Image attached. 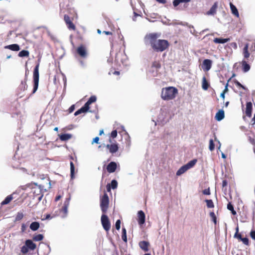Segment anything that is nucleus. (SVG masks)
<instances>
[{
  "instance_id": "obj_1",
  "label": "nucleus",
  "mask_w": 255,
  "mask_h": 255,
  "mask_svg": "<svg viewBox=\"0 0 255 255\" xmlns=\"http://www.w3.org/2000/svg\"><path fill=\"white\" fill-rule=\"evenodd\" d=\"M157 34L155 33L146 35L145 37V43L150 44L155 51L162 52L168 47L169 44L166 40H157Z\"/></svg>"
},
{
  "instance_id": "obj_2",
  "label": "nucleus",
  "mask_w": 255,
  "mask_h": 255,
  "mask_svg": "<svg viewBox=\"0 0 255 255\" xmlns=\"http://www.w3.org/2000/svg\"><path fill=\"white\" fill-rule=\"evenodd\" d=\"M178 93L176 88L173 87H168L162 88L161 97L164 100H170L174 99Z\"/></svg>"
},
{
  "instance_id": "obj_3",
  "label": "nucleus",
  "mask_w": 255,
  "mask_h": 255,
  "mask_svg": "<svg viewBox=\"0 0 255 255\" xmlns=\"http://www.w3.org/2000/svg\"><path fill=\"white\" fill-rule=\"evenodd\" d=\"M197 160L196 159H193L188 162L186 164L181 167L176 172L177 176H180L188 169L193 167L197 163Z\"/></svg>"
},
{
  "instance_id": "obj_4",
  "label": "nucleus",
  "mask_w": 255,
  "mask_h": 255,
  "mask_svg": "<svg viewBox=\"0 0 255 255\" xmlns=\"http://www.w3.org/2000/svg\"><path fill=\"white\" fill-rule=\"evenodd\" d=\"M109 199L107 193H105L100 200V207L102 212L105 213L107 212L109 207Z\"/></svg>"
},
{
  "instance_id": "obj_5",
  "label": "nucleus",
  "mask_w": 255,
  "mask_h": 255,
  "mask_svg": "<svg viewBox=\"0 0 255 255\" xmlns=\"http://www.w3.org/2000/svg\"><path fill=\"white\" fill-rule=\"evenodd\" d=\"M39 64H38L34 68L33 71V82L34 87L33 89V93H34L37 90L39 84Z\"/></svg>"
},
{
  "instance_id": "obj_6",
  "label": "nucleus",
  "mask_w": 255,
  "mask_h": 255,
  "mask_svg": "<svg viewBox=\"0 0 255 255\" xmlns=\"http://www.w3.org/2000/svg\"><path fill=\"white\" fill-rule=\"evenodd\" d=\"M101 223L103 228L108 231L111 228V224L107 215L103 214L101 217Z\"/></svg>"
},
{
  "instance_id": "obj_7",
  "label": "nucleus",
  "mask_w": 255,
  "mask_h": 255,
  "mask_svg": "<svg viewBox=\"0 0 255 255\" xmlns=\"http://www.w3.org/2000/svg\"><path fill=\"white\" fill-rule=\"evenodd\" d=\"M77 52L79 56L83 58H85L88 56V52L85 47L81 45L77 49Z\"/></svg>"
},
{
  "instance_id": "obj_8",
  "label": "nucleus",
  "mask_w": 255,
  "mask_h": 255,
  "mask_svg": "<svg viewBox=\"0 0 255 255\" xmlns=\"http://www.w3.org/2000/svg\"><path fill=\"white\" fill-rule=\"evenodd\" d=\"M145 215L144 213L140 210L137 213V222L140 226L143 225L145 223Z\"/></svg>"
},
{
  "instance_id": "obj_9",
  "label": "nucleus",
  "mask_w": 255,
  "mask_h": 255,
  "mask_svg": "<svg viewBox=\"0 0 255 255\" xmlns=\"http://www.w3.org/2000/svg\"><path fill=\"white\" fill-rule=\"evenodd\" d=\"M106 147L109 150L110 152L112 154L116 153L119 149L118 145L116 143L107 144L106 145Z\"/></svg>"
},
{
  "instance_id": "obj_10",
  "label": "nucleus",
  "mask_w": 255,
  "mask_h": 255,
  "mask_svg": "<svg viewBox=\"0 0 255 255\" xmlns=\"http://www.w3.org/2000/svg\"><path fill=\"white\" fill-rule=\"evenodd\" d=\"M217 8L218 2H215L211 7L210 9L206 12V14L207 15H214L216 13Z\"/></svg>"
},
{
  "instance_id": "obj_11",
  "label": "nucleus",
  "mask_w": 255,
  "mask_h": 255,
  "mask_svg": "<svg viewBox=\"0 0 255 255\" xmlns=\"http://www.w3.org/2000/svg\"><path fill=\"white\" fill-rule=\"evenodd\" d=\"M212 61L209 59H205L203 62V69L206 71H209L212 66Z\"/></svg>"
},
{
  "instance_id": "obj_12",
  "label": "nucleus",
  "mask_w": 255,
  "mask_h": 255,
  "mask_svg": "<svg viewBox=\"0 0 255 255\" xmlns=\"http://www.w3.org/2000/svg\"><path fill=\"white\" fill-rule=\"evenodd\" d=\"M117 168V164L115 162H110L107 166V169L110 173H113L115 171Z\"/></svg>"
},
{
  "instance_id": "obj_13",
  "label": "nucleus",
  "mask_w": 255,
  "mask_h": 255,
  "mask_svg": "<svg viewBox=\"0 0 255 255\" xmlns=\"http://www.w3.org/2000/svg\"><path fill=\"white\" fill-rule=\"evenodd\" d=\"M139 247L144 251L147 252L148 251V246L149 244L147 241H141L138 244Z\"/></svg>"
},
{
  "instance_id": "obj_14",
  "label": "nucleus",
  "mask_w": 255,
  "mask_h": 255,
  "mask_svg": "<svg viewBox=\"0 0 255 255\" xmlns=\"http://www.w3.org/2000/svg\"><path fill=\"white\" fill-rule=\"evenodd\" d=\"M252 103L251 102H248L246 105V114L248 117L252 116Z\"/></svg>"
},
{
  "instance_id": "obj_15",
  "label": "nucleus",
  "mask_w": 255,
  "mask_h": 255,
  "mask_svg": "<svg viewBox=\"0 0 255 255\" xmlns=\"http://www.w3.org/2000/svg\"><path fill=\"white\" fill-rule=\"evenodd\" d=\"M225 117L224 112L222 110H219L215 115V119L218 121H221Z\"/></svg>"
},
{
  "instance_id": "obj_16",
  "label": "nucleus",
  "mask_w": 255,
  "mask_h": 255,
  "mask_svg": "<svg viewBox=\"0 0 255 255\" xmlns=\"http://www.w3.org/2000/svg\"><path fill=\"white\" fill-rule=\"evenodd\" d=\"M230 7L232 13L237 17H239V13L236 6L234 5L232 2H230Z\"/></svg>"
},
{
  "instance_id": "obj_17",
  "label": "nucleus",
  "mask_w": 255,
  "mask_h": 255,
  "mask_svg": "<svg viewBox=\"0 0 255 255\" xmlns=\"http://www.w3.org/2000/svg\"><path fill=\"white\" fill-rule=\"evenodd\" d=\"M4 48L8 49L14 51H17L20 49L19 45L17 44H13L5 46Z\"/></svg>"
},
{
  "instance_id": "obj_18",
  "label": "nucleus",
  "mask_w": 255,
  "mask_h": 255,
  "mask_svg": "<svg viewBox=\"0 0 255 255\" xmlns=\"http://www.w3.org/2000/svg\"><path fill=\"white\" fill-rule=\"evenodd\" d=\"M25 245L31 250H34L36 247V245L30 240L25 241Z\"/></svg>"
},
{
  "instance_id": "obj_19",
  "label": "nucleus",
  "mask_w": 255,
  "mask_h": 255,
  "mask_svg": "<svg viewBox=\"0 0 255 255\" xmlns=\"http://www.w3.org/2000/svg\"><path fill=\"white\" fill-rule=\"evenodd\" d=\"M60 139L62 141H66L72 138V134L69 133H65L59 134Z\"/></svg>"
},
{
  "instance_id": "obj_20",
  "label": "nucleus",
  "mask_w": 255,
  "mask_h": 255,
  "mask_svg": "<svg viewBox=\"0 0 255 255\" xmlns=\"http://www.w3.org/2000/svg\"><path fill=\"white\" fill-rule=\"evenodd\" d=\"M242 67L243 71L245 73L248 72L250 69V65L245 60L242 61Z\"/></svg>"
},
{
  "instance_id": "obj_21",
  "label": "nucleus",
  "mask_w": 255,
  "mask_h": 255,
  "mask_svg": "<svg viewBox=\"0 0 255 255\" xmlns=\"http://www.w3.org/2000/svg\"><path fill=\"white\" fill-rule=\"evenodd\" d=\"M249 49V44H246L243 49V55L245 59H248L249 58L250 56V54L248 50Z\"/></svg>"
},
{
  "instance_id": "obj_22",
  "label": "nucleus",
  "mask_w": 255,
  "mask_h": 255,
  "mask_svg": "<svg viewBox=\"0 0 255 255\" xmlns=\"http://www.w3.org/2000/svg\"><path fill=\"white\" fill-rule=\"evenodd\" d=\"M229 40V38H216L214 39V42L216 43H225L227 42Z\"/></svg>"
},
{
  "instance_id": "obj_23",
  "label": "nucleus",
  "mask_w": 255,
  "mask_h": 255,
  "mask_svg": "<svg viewBox=\"0 0 255 255\" xmlns=\"http://www.w3.org/2000/svg\"><path fill=\"white\" fill-rule=\"evenodd\" d=\"M39 227V224L37 222H32L30 225V228L31 230L35 231Z\"/></svg>"
},
{
  "instance_id": "obj_24",
  "label": "nucleus",
  "mask_w": 255,
  "mask_h": 255,
  "mask_svg": "<svg viewBox=\"0 0 255 255\" xmlns=\"http://www.w3.org/2000/svg\"><path fill=\"white\" fill-rule=\"evenodd\" d=\"M68 208L67 207H63L60 210V213H61V216L62 218H64L67 216L68 214Z\"/></svg>"
},
{
  "instance_id": "obj_25",
  "label": "nucleus",
  "mask_w": 255,
  "mask_h": 255,
  "mask_svg": "<svg viewBox=\"0 0 255 255\" xmlns=\"http://www.w3.org/2000/svg\"><path fill=\"white\" fill-rule=\"evenodd\" d=\"M13 199L12 195L7 196L5 199L1 203V205L8 204Z\"/></svg>"
},
{
  "instance_id": "obj_26",
  "label": "nucleus",
  "mask_w": 255,
  "mask_h": 255,
  "mask_svg": "<svg viewBox=\"0 0 255 255\" xmlns=\"http://www.w3.org/2000/svg\"><path fill=\"white\" fill-rule=\"evenodd\" d=\"M202 87L204 90H207L209 87V84L205 77H203L202 78Z\"/></svg>"
},
{
  "instance_id": "obj_27",
  "label": "nucleus",
  "mask_w": 255,
  "mask_h": 255,
  "mask_svg": "<svg viewBox=\"0 0 255 255\" xmlns=\"http://www.w3.org/2000/svg\"><path fill=\"white\" fill-rule=\"evenodd\" d=\"M75 173V167L74 163L72 162H70V176L72 179H73L75 178L74 176Z\"/></svg>"
},
{
  "instance_id": "obj_28",
  "label": "nucleus",
  "mask_w": 255,
  "mask_h": 255,
  "mask_svg": "<svg viewBox=\"0 0 255 255\" xmlns=\"http://www.w3.org/2000/svg\"><path fill=\"white\" fill-rule=\"evenodd\" d=\"M97 98L95 96H91L88 101L85 103L86 105H87L88 107H89V105L91 104L92 103L95 102L96 101Z\"/></svg>"
},
{
  "instance_id": "obj_29",
  "label": "nucleus",
  "mask_w": 255,
  "mask_h": 255,
  "mask_svg": "<svg viewBox=\"0 0 255 255\" xmlns=\"http://www.w3.org/2000/svg\"><path fill=\"white\" fill-rule=\"evenodd\" d=\"M29 53L27 50H23L19 52L18 56L20 57H27L29 56Z\"/></svg>"
},
{
  "instance_id": "obj_30",
  "label": "nucleus",
  "mask_w": 255,
  "mask_h": 255,
  "mask_svg": "<svg viewBox=\"0 0 255 255\" xmlns=\"http://www.w3.org/2000/svg\"><path fill=\"white\" fill-rule=\"evenodd\" d=\"M122 239L125 242H127V231L125 228L122 229Z\"/></svg>"
},
{
  "instance_id": "obj_31",
  "label": "nucleus",
  "mask_w": 255,
  "mask_h": 255,
  "mask_svg": "<svg viewBox=\"0 0 255 255\" xmlns=\"http://www.w3.org/2000/svg\"><path fill=\"white\" fill-rule=\"evenodd\" d=\"M227 209L231 211L233 215H235L237 214L236 212L234 210L233 206L231 203L228 204Z\"/></svg>"
},
{
  "instance_id": "obj_32",
  "label": "nucleus",
  "mask_w": 255,
  "mask_h": 255,
  "mask_svg": "<svg viewBox=\"0 0 255 255\" xmlns=\"http://www.w3.org/2000/svg\"><path fill=\"white\" fill-rule=\"evenodd\" d=\"M89 107H88L87 105L85 104L84 106H83L81 108L79 109V111H80V113L82 114L87 112L89 110Z\"/></svg>"
},
{
  "instance_id": "obj_33",
  "label": "nucleus",
  "mask_w": 255,
  "mask_h": 255,
  "mask_svg": "<svg viewBox=\"0 0 255 255\" xmlns=\"http://www.w3.org/2000/svg\"><path fill=\"white\" fill-rule=\"evenodd\" d=\"M205 202L207 204V206L209 208H213L214 207V203L212 200H206Z\"/></svg>"
},
{
  "instance_id": "obj_34",
  "label": "nucleus",
  "mask_w": 255,
  "mask_h": 255,
  "mask_svg": "<svg viewBox=\"0 0 255 255\" xmlns=\"http://www.w3.org/2000/svg\"><path fill=\"white\" fill-rule=\"evenodd\" d=\"M43 236L41 234H38L36 236H35L33 239L35 241H40L43 240Z\"/></svg>"
},
{
  "instance_id": "obj_35",
  "label": "nucleus",
  "mask_w": 255,
  "mask_h": 255,
  "mask_svg": "<svg viewBox=\"0 0 255 255\" xmlns=\"http://www.w3.org/2000/svg\"><path fill=\"white\" fill-rule=\"evenodd\" d=\"M209 150L210 151H213L215 148V145L213 142V140L211 139L209 141Z\"/></svg>"
},
{
  "instance_id": "obj_36",
  "label": "nucleus",
  "mask_w": 255,
  "mask_h": 255,
  "mask_svg": "<svg viewBox=\"0 0 255 255\" xmlns=\"http://www.w3.org/2000/svg\"><path fill=\"white\" fill-rule=\"evenodd\" d=\"M110 186H111V187L113 189H115L117 188V187L118 186L117 181L116 180H113L111 181Z\"/></svg>"
},
{
  "instance_id": "obj_37",
  "label": "nucleus",
  "mask_w": 255,
  "mask_h": 255,
  "mask_svg": "<svg viewBox=\"0 0 255 255\" xmlns=\"http://www.w3.org/2000/svg\"><path fill=\"white\" fill-rule=\"evenodd\" d=\"M71 200V197L70 196L66 198L64 202V204H63V206L64 207H69V204H70V201Z\"/></svg>"
},
{
  "instance_id": "obj_38",
  "label": "nucleus",
  "mask_w": 255,
  "mask_h": 255,
  "mask_svg": "<svg viewBox=\"0 0 255 255\" xmlns=\"http://www.w3.org/2000/svg\"><path fill=\"white\" fill-rule=\"evenodd\" d=\"M71 200V197L70 196L66 198L64 202V204H63V206L64 207H69V204H70V201Z\"/></svg>"
},
{
  "instance_id": "obj_39",
  "label": "nucleus",
  "mask_w": 255,
  "mask_h": 255,
  "mask_svg": "<svg viewBox=\"0 0 255 255\" xmlns=\"http://www.w3.org/2000/svg\"><path fill=\"white\" fill-rule=\"evenodd\" d=\"M23 215L21 212H18L15 217V221H20L22 219Z\"/></svg>"
},
{
  "instance_id": "obj_40",
  "label": "nucleus",
  "mask_w": 255,
  "mask_h": 255,
  "mask_svg": "<svg viewBox=\"0 0 255 255\" xmlns=\"http://www.w3.org/2000/svg\"><path fill=\"white\" fill-rule=\"evenodd\" d=\"M21 252L24 254L27 253L28 252V247L26 245L22 246L21 249Z\"/></svg>"
},
{
  "instance_id": "obj_41",
  "label": "nucleus",
  "mask_w": 255,
  "mask_h": 255,
  "mask_svg": "<svg viewBox=\"0 0 255 255\" xmlns=\"http://www.w3.org/2000/svg\"><path fill=\"white\" fill-rule=\"evenodd\" d=\"M66 24L69 29L75 30V26L71 21L70 23H68Z\"/></svg>"
},
{
  "instance_id": "obj_42",
  "label": "nucleus",
  "mask_w": 255,
  "mask_h": 255,
  "mask_svg": "<svg viewBox=\"0 0 255 255\" xmlns=\"http://www.w3.org/2000/svg\"><path fill=\"white\" fill-rule=\"evenodd\" d=\"M116 228L117 230H119L121 228V221L120 220H118L115 224Z\"/></svg>"
},
{
  "instance_id": "obj_43",
  "label": "nucleus",
  "mask_w": 255,
  "mask_h": 255,
  "mask_svg": "<svg viewBox=\"0 0 255 255\" xmlns=\"http://www.w3.org/2000/svg\"><path fill=\"white\" fill-rule=\"evenodd\" d=\"M211 217L212 218L213 222L215 224H216V217L214 212H211L210 213Z\"/></svg>"
},
{
  "instance_id": "obj_44",
  "label": "nucleus",
  "mask_w": 255,
  "mask_h": 255,
  "mask_svg": "<svg viewBox=\"0 0 255 255\" xmlns=\"http://www.w3.org/2000/svg\"><path fill=\"white\" fill-rule=\"evenodd\" d=\"M241 241L243 242V243L246 245H248L249 244V240L248 238H241Z\"/></svg>"
},
{
  "instance_id": "obj_45",
  "label": "nucleus",
  "mask_w": 255,
  "mask_h": 255,
  "mask_svg": "<svg viewBox=\"0 0 255 255\" xmlns=\"http://www.w3.org/2000/svg\"><path fill=\"white\" fill-rule=\"evenodd\" d=\"M111 137L113 138H115L117 136V130H114L112 131L111 134Z\"/></svg>"
},
{
  "instance_id": "obj_46",
  "label": "nucleus",
  "mask_w": 255,
  "mask_h": 255,
  "mask_svg": "<svg viewBox=\"0 0 255 255\" xmlns=\"http://www.w3.org/2000/svg\"><path fill=\"white\" fill-rule=\"evenodd\" d=\"M64 20L66 24L70 23L71 21L70 20L69 16L67 15H64Z\"/></svg>"
},
{
  "instance_id": "obj_47",
  "label": "nucleus",
  "mask_w": 255,
  "mask_h": 255,
  "mask_svg": "<svg viewBox=\"0 0 255 255\" xmlns=\"http://www.w3.org/2000/svg\"><path fill=\"white\" fill-rule=\"evenodd\" d=\"M203 193L204 195H210V189L208 188V189H206L204 190L203 191Z\"/></svg>"
},
{
  "instance_id": "obj_48",
  "label": "nucleus",
  "mask_w": 255,
  "mask_h": 255,
  "mask_svg": "<svg viewBox=\"0 0 255 255\" xmlns=\"http://www.w3.org/2000/svg\"><path fill=\"white\" fill-rule=\"evenodd\" d=\"M182 2L180 0H174L173 4L174 6H177L180 3Z\"/></svg>"
},
{
  "instance_id": "obj_49",
  "label": "nucleus",
  "mask_w": 255,
  "mask_h": 255,
  "mask_svg": "<svg viewBox=\"0 0 255 255\" xmlns=\"http://www.w3.org/2000/svg\"><path fill=\"white\" fill-rule=\"evenodd\" d=\"M99 137H98V136H96V137H95L92 142V144H94V143H99Z\"/></svg>"
},
{
  "instance_id": "obj_50",
  "label": "nucleus",
  "mask_w": 255,
  "mask_h": 255,
  "mask_svg": "<svg viewBox=\"0 0 255 255\" xmlns=\"http://www.w3.org/2000/svg\"><path fill=\"white\" fill-rule=\"evenodd\" d=\"M251 238L255 240V231H252L250 233Z\"/></svg>"
},
{
  "instance_id": "obj_51",
  "label": "nucleus",
  "mask_w": 255,
  "mask_h": 255,
  "mask_svg": "<svg viewBox=\"0 0 255 255\" xmlns=\"http://www.w3.org/2000/svg\"><path fill=\"white\" fill-rule=\"evenodd\" d=\"M236 84L238 87L242 88L243 89H246L245 87L242 85L239 82L237 81L236 82Z\"/></svg>"
},
{
  "instance_id": "obj_52",
  "label": "nucleus",
  "mask_w": 255,
  "mask_h": 255,
  "mask_svg": "<svg viewBox=\"0 0 255 255\" xmlns=\"http://www.w3.org/2000/svg\"><path fill=\"white\" fill-rule=\"evenodd\" d=\"M228 182L226 180H223L222 182V186L225 187L227 185Z\"/></svg>"
},
{
  "instance_id": "obj_53",
  "label": "nucleus",
  "mask_w": 255,
  "mask_h": 255,
  "mask_svg": "<svg viewBox=\"0 0 255 255\" xmlns=\"http://www.w3.org/2000/svg\"><path fill=\"white\" fill-rule=\"evenodd\" d=\"M112 188L111 186H110V184H108L107 185V190L108 192L111 191V189Z\"/></svg>"
},
{
  "instance_id": "obj_54",
  "label": "nucleus",
  "mask_w": 255,
  "mask_h": 255,
  "mask_svg": "<svg viewBox=\"0 0 255 255\" xmlns=\"http://www.w3.org/2000/svg\"><path fill=\"white\" fill-rule=\"evenodd\" d=\"M157 2L160 3H165L166 2V0H156Z\"/></svg>"
},
{
  "instance_id": "obj_55",
  "label": "nucleus",
  "mask_w": 255,
  "mask_h": 255,
  "mask_svg": "<svg viewBox=\"0 0 255 255\" xmlns=\"http://www.w3.org/2000/svg\"><path fill=\"white\" fill-rule=\"evenodd\" d=\"M236 233L234 235V237H236L237 235V234L238 233V232H239V228L238 227H237L236 229Z\"/></svg>"
},
{
  "instance_id": "obj_56",
  "label": "nucleus",
  "mask_w": 255,
  "mask_h": 255,
  "mask_svg": "<svg viewBox=\"0 0 255 255\" xmlns=\"http://www.w3.org/2000/svg\"><path fill=\"white\" fill-rule=\"evenodd\" d=\"M61 198V195L57 196L55 198V201H58L59 200H60Z\"/></svg>"
},
{
  "instance_id": "obj_57",
  "label": "nucleus",
  "mask_w": 255,
  "mask_h": 255,
  "mask_svg": "<svg viewBox=\"0 0 255 255\" xmlns=\"http://www.w3.org/2000/svg\"><path fill=\"white\" fill-rule=\"evenodd\" d=\"M225 92H223L220 95V97L223 98V99H225Z\"/></svg>"
},
{
  "instance_id": "obj_58",
  "label": "nucleus",
  "mask_w": 255,
  "mask_h": 255,
  "mask_svg": "<svg viewBox=\"0 0 255 255\" xmlns=\"http://www.w3.org/2000/svg\"><path fill=\"white\" fill-rule=\"evenodd\" d=\"M81 113H80V111H79V110H78V111H77L75 114H74V115L75 116H77L78 115H80L81 114Z\"/></svg>"
},
{
  "instance_id": "obj_59",
  "label": "nucleus",
  "mask_w": 255,
  "mask_h": 255,
  "mask_svg": "<svg viewBox=\"0 0 255 255\" xmlns=\"http://www.w3.org/2000/svg\"><path fill=\"white\" fill-rule=\"evenodd\" d=\"M51 218H52V217H51L50 214H47L45 217V219H50Z\"/></svg>"
},
{
  "instance_id": "obj_60",
  "label": "nucleus",
  "mask_w": 255,
  "mask_h": 255,
  "mask_svg": "<svg viewBox=\"0 0 255 255\" xmlns=\"http://www.w3.org/2000/svg\"><path fill=\"white\" fill-rule=\"evenodd\" d=\"M103 32L107 35H111L112 34V32L110 31H104Z\"/></svg>"
},
{
  "instance_id": "obj_61",
  "label": "nucleus",
  "mask_w": 255,
  "mask_h": 255,
  "mask_svg": "<svg viewBox=\"0 0 255 255\" xmlns=\"http://www.w3.org/2000/svg\"><path fill=\"white\" fill-rule=\"evenodd\" d=\"M25 226L24 224H22V226H21L22 231L23 232L25 230Z\"/></svg>"
},
{
  "instance_id": "obj_62",
  "label": "nucleus",
  "mask_w": 255,
  "mask_h": 255,
  "mask_svg": "<svg viewBox=\"0 0 255 255\" xmlns=\"http://www.w3.org/2000/svg\"><path fill=\"white\" fill-rule=\"evenodd\" d=\"M190 0H180V1L182 2H189Z\"/></svg>"
},
{
  "instance_id": "obj_63",
  "label": "nucleus",
  "mask_w": 255,
  "mask_h": 255,
  "mask_svg": "<svg viewBox=\"0 0 255 255\" xmlns=\"http://www.w3.org/2000/svg\"><path fill=\"white\" fill-rule=\"evenodd\" d=\"M222 157L223 158H226V155H225V154L224 153H223V152H222Z\"/></svg>"
},
{
  "instance_id": "obj_64",
  "label": "nucleus",
  "mask_w": 255,
  "mask_h": 255,
  "mask_svg": "<svg viewBox=\"0 0 255 255\" xmlns=\"http://www.w3.org/2000/svg\"><path fill=\"white\" fill-rule=\"evenodd\" d=\"M236 238H238V239H240L241 240V239L242 238V236L241 235H238L237 234V235Z\"/></svg>"
}]
</instances>
